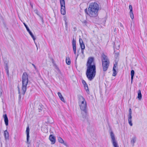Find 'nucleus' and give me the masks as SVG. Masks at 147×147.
Listing matches in <instances>:
<instances>
[{
    "label": "nucleus",
    "mask_w": 147,
    "mask_h": 147,
    "mask_svg": "<svg viewBox=\"0 0 147 147\" xmlns=\"http://www.w3.org/2000/svg\"><path fill=\"white\" fill-rule=\"evenodd\" d=\"M61 6V14L65 15V1L64 0H60Z\"/></svg>",
    "instance_id": "7"
},
{
    "label": "nucleus",
    "mask_w": 147,
    "mask_h": 147,
    "mask_svg": "<svg viewBox=\"0 0 147 147\" xmlns=\"http://www.w3.org/2000/svg\"><path fill=\"white\" fill-rule=\"evenodd\" d=\"M84 89L86 90L87 93L88 94H89V91L88 89V85H86L84 86Z\"/></svg>",
    "instance_id": "26"
},
{
    "label": "nucleus",
    "mask_w": 147,
    "mask_h": 147,
    "mask_svg": "<svg viewBox=\"0 0 147 147\" xmlns=\"http://www.w3.org/2000/svg\"><path fill=\"white\" fill-rule=\"evenodd\" d=\"M88 8L97 11H98L99 9V7L98 4L95 2L90 3L89 5Z\"/></svg>",
    "instance_id": "6"
},
{
    "label": "nucleus",
    "mask_w": 147,
    "mask_h": 147,
    "mask_svg": "<svg viewBox=\"0 0 147 147\" xmlns=\"http://www.w3.org/2000/svg\"><path fill=\"white\" fill-rule=\"evenodd\" d=\"M82 83L84 85V86H85L86 85H87V84L86 83V82L84 80H83L82 81Z\"/></svg>",
    "instance_id": "34"
},
{
    "label": "nucleus",
    "mask_w": 147,
    "mask_h": 147,
    "mask_svg": "<svg viewBox=\"0 0 147 147\" xmlns=\"http://www.w3.org/2000/svg\"><path fill=\"white\" fill-rule=\"evenodd\" d=\"M4 121L6 126H7L8 124V119L6 114L4 115Z\"/></svg>",
    "instance_id": "17"
},
{
    "label": "nucleus",
    "mask_w": 147,
    "mask_h": 147,
    "mask_svg": "<svg viewBox=\"0 0 147 147\" xmlns=\"http://www.w3.org/2000/svg\"><path fill=\"white\" fill-rule=\"evenodd\" d=\"M120 44L118 42H115L113 46L114 48V49H115L117 50H118L120 48Z\"/></svg>",
    "instance_id": "19"
},
{
    "label": "nucleus",
    "mask_w": 147,
    "mask_h": 147,
    "mask_svg": "<svg viewBox=\"0 0 147 147\" xmlns=\"http://www.w3.org/2000/svg\"><path fill=\"white\" fill-rule=\"evenodd\" d=\"M119 51H118L117 52H116L115 49H114V53H115V57L116 59L118 58L119 55Z\"/></svg>",
    "instance_id": "23"
},
{
    "label": "nucleus",
    "mask_w": 147,
    "mask_h": 147,
    "mask_svg": "<svg viewBox=\"0 0 147 147\" xmlns=\"http://www.w3.org/2000/svg\"><path fill=\"white\" fill-rule=\"evenodd\" d=\"M84 49H81V53L82 54V55H84Z\"/></svg>",
    "instance_id": "35"
},
{
    "label": "nucleus",
    "mask_w": 147,
    "mask_h": 147,
    "mask_svg": "<svg viewBox=\"0 0 147 147\" xmlns=\"http://www.w3.org/2000/svg\"><path fill=\"white\" fill-rule=\"evenodd\" d=\"M98 11L89 8H88V11L87 9H85V12L90 17L93 18L95 17L98 16Z\"/></svg>",
    "instance_id": "4"
},
{
    "label": "nucleus",
    "mask_w": 147,
    "mask_h": 147,
    "mask_svg": "<svg viewBox=\"0 0 147 147\" xmlns=\"http://www.w3.org/2000/svg\"><path fill=\"white\" fill-rule=\"evenodd\" d=\"M26 132L27 134V143L28 144H30V142H29V129L28 127L26 128Z\"/></svg>",
    "instance_id": "15"
},
{
    "label": "nucleus",
    "mask_w": 147,
    "mask_h": 147,
    "mask_svg": "<svg viewBox=\"0 0 147 147\" xmlns=\"http://www.w3.org/2000/svg\"><path fill=\"white\" fill-rule=\"evenodd\" d=\"M136 138L135 136L133 137L131 139V142L133 146L134 145V143L136 142Z\"/></svg>",
    "instance_id": "18"
},
{
    "label": "nucleus",
    "mask_w": 147,
    "mask_h": 147,
    "mask_svg": "<svg viewBox=\"0 0 147 147\" xmlns=\"http://www.w3.org/2000/svg\"><path fill=\"white\" fill-rule=\"evenodd\" d=\"M80 109L83 111L85 114L87 113V106L86 104L79 105Z\"/></svg>",
    "instance_id": "9"
},
{
    "label": "nucleus",
    "mask_w": 147,
    "mask_h": 147,
    "mask_svg": "<svg viewBox=\"0 0 147 147\" xmlns=\"http://www.w3.org/2000/svg\"><path fill=\"white\" fill-rule=\"evenodd\" d=\"M5 70H8V67L7 64H6L5 65Z\"/></svg>",
    "instance_id": "33"
},
{
    "label": "nucleus",
    "mask_w": 147,
    "mask_h": 147,
    "mask_svg": "<svg viewBox=\"0 0 147 147\" xmlns=\"http://www.w3.org/2000/svg\"><path fill=\"white\" fill-rule=\"evenodd\" d=\"M131 109H129V114L128 115V121L129 125L131 126H132L133 124L131 121Z\"/></svg>",
    "instance_id": "10"
},
{
    "label": "nucleus",
    "mask_w": 147,
    "mask_h": 147,
    "mask_svg": "<svg viewBox=\"0 0 147 147\" xmlns=\"http://www.w3.org/2000/svg\"><path fill=\"white\" fill-rule=\"evenodd\" d=\"M18 93L19 94V101H20V100L21 99V94H20V88L18 87Z\"/></svg>",
    "instance_id": "28"
},
{
    "label": "nucleus",
    "mask_w": 147,
    "mask_h": 147,
    "mask_svg": "<svg viewBox=\"0 0 147 147\" xmlns=\"http://www.w3.org/2000/svg\"><path fill=\"white\" fill-rule=\"evenodd\" d=\"M6 72H7V74L8 75H9V70H6Z\"/></svg>",
    "instance_id": "38"
},
{
    "label": "nucleus",
    "mask_w": 147,
    "mask_h": 147,
    "mask_svg": "<svg viewBox=\"0 0 147 147\" xmlns=\"http://www.w3.org/2000/svg\"><path fill=\"white\" fill-rule=\"evenodd\" d=\"M115 29H116V28H115V29H114V30H116Z\"/></svg>",
    "instance_id": "45"
},
{
    "label": "nucleus",
    "mask_w": 147,
    "mask_h": 147,
    "mask_svg": "<svg viewBox=\"0 0 147 147\" xmlns=\"http://www.w3.org/2000/svg\"><path fill=\"white\" fill-rule=\"evenodd\" d=\"M54 65H55V68L56 69H57V70H58L59 71V68H58V67H57V65H56L55 64H54Z\"/></svg>",
    "instance_id": "37"
},
{
    "label": "nucleus",
    "mask_w": 147,
    "mask_h": 147,
    "mask_svg": "<svg viewBox=\"0 0 147 147\" xmlns=\"http://www.w3.org/2000/svg\"><path fill=\"white\" fill-rule=\"evenodd\" d=\"M129 8L130 9V12H132V6L131 5H129Z\"/></svg>",
    "instance_id": "32"
},
{
    "label": "nucleus",
    "mask_w": 147,
    "mask_h": 147,
    "mask_svg": "<svg viewBox=\"0 0 147 147\" xmlns=\"http://www.w3.org/2000/svg\"><path fill=\"white\" fill-rule=\"evenodd\" d=\"M23 24L25 26V27L27 31L29 32V34L32 38L34 40H34H35L36 39L35 37L34 36L32 32L30 31V30L28 27L27 26L26 24L25 23H24Z\"/></svg>",
    "instance_id": "11"
},
{
    "label": "nucleus",
    "mask_w": 147,
    "mask_h": 147,
    "mask_svg": "<svg viewBox=\"0 0 147 147\" xmlns=\"http://www.w3.org/2000/svg\"><path fill=\"white\" fill-rule=\"evenodd\" d=\"M65 25H67V22H65Z\"/></svg>",
    "instance_id": "43"
},
{
    "label": "nucleus",
    "mask_w": 147,
    "mask_h": 147,
    "mask_svg": "<svg viewBox=\"0 0 147 147\" xmlns=\"http://www.w3.org/2000/svg\"><path fill=\"white\" fill-rule=\"evenodd\" d=\"M32 65L34 67V69H35V70L37 69V68H36V66L34 64L32 63Z\"/></svg>",
    "instance_id": "36"
},
{
    "label": "nucleus",
    "mask_w": 147,
    "mask_h": 147,
    "mask_svg": "<svg viewBox=\"0 0 147 147\" xmlns=\"http://www.w3.org/2000/svg\"><path fill=\"white\" fill-rule=\"evenodd\" d=\"M67 19L66 18H64V20L65 21V22H67Z\"/></svg>",
    "instance_id": "41"
},
{
    "label": "nucleus",
    "mask_w": 147,
    "mask_h": 147,
    "mask_svg": "<svg viewBox=\"0 0 147 147\" xmlns=\"http://www.w3.org/2000/svg\"><path fill=\"white\" fill-rule=\"evenodd\" d=\"M49 140L51 141V144H53L55 142L56 139L55 137L52 135H50L49 137Z\"/></svg>",
    "instance_id": "14"
},
{
    "label": "nucleus",
    "mask_w": 147,
    "mask_h": 147,
    "mask_svg": "<svg viewBox=\"0 0 147 147\" xmlns=\"http://www.w3.org/2000/svg\"><path fill=\"white\" fill-rule=\"evenodd\" d=\"M34 43H35V40L34 41Z\"/></svg>",
    "instance_id": "46"
},
{
    "label": "nucleus",
    "mask_w": 147,
    "mask_h": 147,
    "mask_svg": "<svg viewBox=\"0 0 147 147\" xmlns=\"http://www.w3.org/2000/svg\"><path fill=\"white\" fill-rule=\"evenodd\" d=\"M129 14L131 18V19H133L134 18V16L133 13V11L130 12Z\"/></svg>",
    "instance_id": "30"
},
{
    "label": "nucleus",
    "mask_w": 147,
    "mask_h": 147,
    "mask_svg": "<svg viewBox=\"0 0 147 147\" xmlns=\"http://www.w3.org/2000/svg\"><path fill=\"white\" fill-rule=\"evenodd\" d=\"M87 69L86 75L89 80L91 81L94 78L96 73L95 63L93 57H89L86 63Z\"/></svg>",
    "instance_id": "1"
},
{
    "label": "nucleus",
    "mask_w": 147,
    "mask_h": 147,
    "mask_svg": "<svg viewBox=\"0 0 147 147\" xmlns=\"http://www.w3.org/2000/svg\"><path fill=\"white\" fill-rule=\"evenodd\" d=\"M142 98V95L141 93V91L140 90H138V99L140 100Z\"/></svg>",
    "instance_id": "20"
},
{
    "label": "nucleus",
    "mask_w": 147,
    "mask_h": 147,
    "mask_svg": "<svg viewBox=\"0 0 147 147\" xmlns=\"http://www.w3.org/2000/svg\"><path fill=\"white\" fill-rule=\"evenodd\" d=\"M57 94L58 96H59L60 100L63 102H65V101L64 98L62 96L61 93H60V92H58Z\"/></svg>",
    "instance_id": "21"
},
{
    "label": "nucleus",
    "mask_w": 147,
    "mask_h": 147,
    "mask_svg": "<svg viewBox=\"0 0 147 147\" xmlns=\"http://www.w3.org/2000/svg\"><path fill=\"white\" fill-rule=\"evenodd\" d=\"M66 63L68 65H70L71 63V61L69 57H67L66 59Z\"/></svg>",
    "instance_id": "27"
},
{
    "label": "nucleus",
    "mask_w": 147,
    "mask_h": 147,
    "mask_svg": "<svg viewBox=\"0 0 147 147\" xmlns=\"http://www.w3.org/2000/svg\"><path fill=\"white\" fill-rule=\"evenodd\" d=\"M82 22L84 26H88V22L86 20H84L83 21H82Z\"/></svg>",
    "instance_id": "29"
},
{
    "label": "nucleus",
    "mask_w": 147,
    "mask_h": 147,
    "mask_svg": "<svg viewBox=\"0 0 147 147\" xmlns=\"http://www.w3.org/2000/svg\"><path fill=\"white\" fill-rule=\"evenodd\" d=\"M110 136L111 138V142L114 147H119L117 141L115 138V135L112 131L110 132Z\"/></svg>",
    "instance_id": "5"
},
{
    "label": "nucleus",
    "mask_w": 147,
    "mask_h": 147,
    "mask_svg": "<svg viewBox=\"0 0 147 147\" xmlns=\"http://www.w3.org/2000/svg\"><path fill=\"white\" fill-rule=\"evenodd\" d=\"M120 25L121 27L123 28V26L121 23H120Z\"/></svg>",
    "instance_id": "40"
},
{
    "label": "nucleus",
    "mask_w": 147,
    "mask_h": 147,
    "mask_svg": "<svg viewBox=\"0 0 147 147\" xmlns=\"http://www.w3.org/2000/svg\"><path fill=\"white\" fill-rule=\"evenodd\" d=\"M4 136L5 139L8 138L9 137V134L7 130L4 131Z\"/></svg>",
    "instance_id": "22"
},
{
    "label": "nucleus",
    "mask_w": 147,
    "mask_h": 147,
    "mask_svg": "<svg viewBox=\"0 0 147 147\" xmlns=\"http://www.w3.org/2000/svg\"><path fill=\"white\" fill-rule=\"evenodd\" d=\"M65 28L66 30L67 29V25H65Z\"/></svg>",
    "instance_id": "42"
},
{
    "label": "nucleus",
    "mask_w": 147,
    "mask_h": 147,
    "mask_svg": "<svg viewBox=\"0 0 147 147\" xmlns=\"http://www.w3.org/2000/svg\"><path fill=\"white\" fill-rule=\"evenodd\" d=\"M58 142L61 143H63L65 145V143H64V141L63 139L60 137H58Z\"/></svg>",
    "instance_id": "24"
},
{
    "label": "nucleus",
    "mask_w": 147,
    "mask_h": 147,
    "mask_svg": "<svg viewBox=\"0 0 147 147\" xmlns=\"http://www.w3.org/2000/svg\"><path fill=\"white\" fill-rule=\"evenodd\" d=\"M72 46L75 55L76 54V40L73 38L72 40Z\"/></svg>",
    "instance_id": "13"
},
{
    "label": "nucleus",
    "mask_w": 147,
    "mask_h": 147,
    "mask_svg": "<svg viewBox=\"0 0 147 147\" xmlns=\"http://www.w3.org/2000/svg\"><path fill=\"white\" fill-rule=\"evenodd\" d=\"M134 70H132L131 71V82H132V81L133 79V77L134 76Z\"/></svg>",
    "instance_id": "25"
},
{
    "label": "nucleus",
    "mask_w": 147,
    "mask_h": 147,
    "mask_svg": "<svg viewBox=\"0 0 147 147\" xmlns=\"http://www.w3.org/2000/svg\"><path fill=\"white\" fill-rule=\"evenodd\" d=\"M79 43L81 49H85V45L82 40L81 38L79 39Z\"/></svg>",
    "instance_id": "16"
},
{
    "label": "nucleus",
    "mask_w": 147,
    "mask_h": 147,
    "mask_svg": "<svg viewBox=\"0 0 147 147\" xmlns=\"http://www.w3.org/2000/svg\"><path fill=\"white\" fill-rule=\"evenodd\" d=\"M117 62H115V63L114 65L113 68V76H116L117 73L116 72V68L117 67Z\"/></svg>",
    "instance_id": "12"
},
{
    "label": "nucleus",
    "mask_w": 147,
    "mask_h": 147,
    "mask_svg": "<svg viewBox=\"0 0 147 147\" xmlns=\"http://www.w3.org/2000/svg\"><path fill=\"white\" fill-rule=\"evenodd\" d=\"M78 104L79 105L86 104V102L84 98L81 95H78Z\"/></svg>",
    "instance_id": "8"
},
{
    "label": "nucleus",
    "mask_w": 147,
    "mask_h": 147,
    "mask_svg": "<svg viewBox=\"0 0 147 147\" xmlns=\"http://www.w3.org/2000/svg\"><path fill=\"white\" fill-rule=\"evenodd\" d=\"M102 61L103 70L104 71H106L109 67L110 62L107 57L104 54L102 55Z\"/></svg>",
    "instance_id": "3"
},
{
    "label": "nucleus",
    "mask_w": 147,
    "mask_h": 147,
    "mask_svg": "<svg viewBox=\"0 0 147 147\" xmlns=\"http://www.w3.org/2000/svg\"><path fill=\"white\" fill-rule=\"evenodd\" d=\"M22 94L24 95L26 91L27 86L28 82V76L26 72L23 73L22 77Z\"/></svg>",
    "instance_id": "2"
},
{
    "label": "nucleus",
    "mask_w": 147,
    "mask_h": 147,
    "mask_svg": "<svg viewBox=\"0 0 147 147\" xmlns=\"http://www.w3.org/2000/svg\"><path fill=\"white\" fill-rule=\"evenodd\" d=\"M40 18L42 20V23H43L44 22V20H43V18L42 17L40 16Z\"/></svg>",
    "instance_id": "39"
},
{
    "label": "nucleus",
    "mask_w": 147,
    "mask_h": 147,
    "mask_svg": "<svg viewBox=\"0 0 147 147\" xmlns=\"http://www.w3.org/2000/svg\"><path fill=\"white\" fill-rule=\"evenodd\" d=\"M115 29H116V28H115V29H114V30H116Z\"/></svg>",
    "instance_id": "44"
},
{
    "label": "nucleus",
    "mask_w": 147,
    "mask_h": 147,
    "mask_svg": "<svg viewBox=\"0 0 147 147\" xmlns=\"http://www.w3.org/2000/svg\"><path fill=\"white\" fill-rule=\"evenodd\" d=\"M43 109V106L41 105H40L38 107V109L39 110V111L40 112V111H41Z\"/></svg>",
    "instance_id": "31"
}]
</instances>
